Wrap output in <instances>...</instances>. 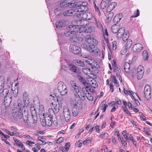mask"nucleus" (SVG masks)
<instances>
[{"label": "nucleus", "mask_w": 152, "mask_h": 152, "mask_svg": "<svg viewBox=\"0 0 152 152\" xmlns=\"http://www.w3.org/2000/svg\"><path fill=\"white\" fill-rule=\"evenodd\" d=\"M38 142L40 145H45L46 143L45 142V138L44 137H39L37 138Z\"/></svg>", "instance_id": "nucleus-28"}, {"label": "nucleus", "mask_w": 152, "mask_h": 152, "mask_svg": "<svg viewBox=\"0 0 152 152\" xmlns=\"http://www.w3.org/2000/svg\"><path fill=\"white\" fill-rule=\"evenodd\" d=\"M108 136V134L107 133L105 132L103 134H100L99 135V137L101 138H102L104 139H106L107 138Z\"/></svg>", "instance_id": "nucleus-51"}, {"label": "nucleus", "mask_w": 152, "mask_h": 152, "mask_svg": "<svg viewBox=\"0 0 152 152\" xmlns=\"http://www.w3.org/2000/svg\"><path fill=\"white\" fill-rule=\"evenodd\" d=\"M53 106V110H54L55 113L57 114L59 111V105H58L56 102H52L51 103Z\"/></svg>", "instance_id": "nucleus-19"}, {"label": "nucleus", "mask_w": 152, "mask_h": 152, "mask_svg": "<svg viewBox=\"0 0 152 152\" xmlns=\"http://www.w3.org/2000/svg\"><path fill=\"white\" fill-rule=\"evenodd\" d=\"M63 25V23L62 21H60L57 22L56 24V26L57 28H60Z\"/></svg>", "instance_id": "nucleus-44"}, {"label": "nucleus", "mask_w": 152, "mask_h": 152, "mask_svg": "<svg viewBox=\"0 0 152 152\" xmlns=\"http://www.w3.org/2000/svg\"><path fill=\"white\" fill-rule=\"evenodd\" d=\"M6 114V108L5 107H2L1 108V115L2 116H5Z\"/></svg>", "instance_id": "nucleus-46"}, {"label": "nucleus", "mask_w": 152, "mask_h": 152, "mask_svg": "<svg viewBox=\"0 0 152 152\" xmlns=\"http://www.w3.org/2000/svg\"><path fill=\"white\" fill-rule=\"evenodd\" d=\"M44 116H43V118H40V121L42 125L43 126H46V120L45 118L44 117Z\"/></svg>", "instance_id": "nucleus-43"}, {"label": "nucleus", "mask_w": 152, "mask_h": 152, "mask_svg": "<svg viewBox=\"0 0 152 152\" xmlns=\"http://www.w3.org/2000/svg\"><path fill=\"white\" fill-rule=\"evenodd\" d=\"M94 19L95 20L96 24L97 26L101 31H103V27L101 23L99 21H97L96 19L94 18Z\"/></svg>", "instance_id": "nucleus-26"}, {"label": "nucleus", "mask_w": 152, "mask_h": 152, "mask_svg": "<svg viewBox=\"0 0 152 152\" xmlns=\"http://www.w3.org/2000/svg\"><path fill=\"white\" fill-rule=\"evenodd\" d=\"M111 1V0H102L100 4L101 8L102 9H104Z\"/></svg>", "instance_id": "nucleus-18"}, {"label": "nucleus", "mask_w": 152, "mask_h": 152, "mask_svg": "<svg viewBox=\"0 0 152 152\" xmlns=\"http://www.w3.org/2000/svg\"><path fill=\"white\" fill-rule=\"evenodd\" d=\"M102 31L103 32L102 35L104 39V40L107 43V46H108V45H109V42L108 38L107 37L106 38L105 37V36L106 35H107V36H108V34L107 32V29L106 28V29H104V30L103 29V31Z\"/></svg>", "instance_id": "nucleus-22"}, {"label": "nucleus", "mask_w": 152, "mask_h": 152, "mask_svg": "<svg viewBox=\"0 0 152 152\" xmlns=\"http://www.w3.org/2000/svg\"><path fill=\"white\" fill-rule=\"evenodd\" d=\"M64 140V139L62 137H59L56 141H55V142H56V143H60L62 142H63Z\"/></svg>", "instance_id": "nucleus-60"}, {"label": "nucleus", "mask_w": 152, "mask_h": 152, "mask_svg": "<svg viewBox=\"0 0 152 152\" xmlns=\"http://www.w3.org/2000/svg\"><path fill=\"white\" fill-rule=\"evenodd\" d=\"M63 113L66 121V122L69 121L71 119V115L68 108L64 107L63 109Z\"/></svg>", "instance_id": "nucleus-9"}, {"label": "nucleus", "mask_w": 152, "mask_h": 152, "mask_svg": "<svg viewBox=\"0 0 152 152\" xmlns=\"http://www.w3.org/2000/svg\"><path fill=\"white\" fill-rule=\"evenodd\" d=\"M124 68L125 71L126 72H128L130 71V64L125 62L124 64Z\"/></svg>", "instance_id": "nucleus-29"}, {"label": "nucleus", "mask_w": 152, "mask_h": 152, "mask_svg": "<svg viewBox=\"0 0 152 152\" xmlns=\"http://www.w3.org/2000/svg\"><path fill=\"white\" fill-rule=\"evenodd\" d=\"M31 119L30 120H29V118H28V119L27 121H24L25 122V124L27 125H31V124L35 123L37 122V115H32Z\"/></svg>", "instance_id": "nucleus-14"}, {"label": "nucleus", "mask_w": 152, "mask_h": 152, "mask_svg": "<svg viewBox=\"0 0 152 152\" xmlns=\"http://www.w3.org/2000/svg\"><path fill=\"white\" fill-rule=\"evenodd\" d=\"M111 80L112 82H113L114 83H115L117 81V80L115 75H112L110 77Z\"/></svg>", "instance_id": "nucleus-58"}, {"label": "nucleus", "mask_w": 152, "mask_h": 152, "mask_svg": "<svg viewBox=\"0 0 152 152\" xmlns=\"http://www.w3.org/2000/svg\"><path fill=\"white\" fill-rule=\"evenodd\" d=\"M140 15V12L138 10H137L136 12H135L132 16L133 17H138Z\"/></svg>", "instance_id": "nucleus-63"}, {"label": "nucleus", "mask_w": 152, "mask_h": 152, "mask_svg": "<svg viewBox=\"0 0 152 152\" xmlns=\"http://www.w3.org/2000/svg\"><path fill=\"white\" fill-rule=\"evenodd\" d=\"M72 87L74 88L75 92L73 91L71 93L70 96H72V94H74L76 96L77 95L78 96H81V93L80 91V90L81 89V88L79 86H77L75 83H73L72 84Z\"/></svg>", "instance_id": "nucleus-12"}, {"label": "nucleus", "mask_w": 152, "mask_h": 152, "mask_svg": "<svg viewBox=\"0 0 152 152\" xmlns=\"http://www.w3.org/2000/svg\"><path fill=\"white\" fill-rule=\"evenodd\" d=\"M70 69L72 72H76V67L73 65L70 66Z\"/></svg>", "instance_id": "nucleus-59"}, {"label": "nucleus", "mask_w": 152, "mask_h": 152, "mask_svg": "<svg viewBox=\"0 0 152 152\" xmlns=\"http://www.w3.org/2000/svg\"><path fill=\"white\" fill-rule=\"evenodd\" d=\"M129 35V34L128 31L125 32L122 37L123 41L126 42L128 39Z\"/></svg>", "instance_id": "nucleus-31"}, {"label": "nucleus", "mask_w": 152, "mask_h": 152, "mask_svg": "<svg viewBox=\"0 0 152 152\" xmlns=\"http://www.w3.org/2000/svg\"><path fill=\"white\" fill-rule=\"evenodd\" d=\"M82 48L87 50L89 52L92 49V46L86 44H83L82 45Z\"/></svg>", "instance_id": "nucleus-30"}, {"label": "nucleus", "mask_w": 152, "mask_h": 152, "mask_svg": "<svg viewBox=\"0 0 152 152\" xmlns=\"http://www.w3.org/2000/svg\"><path fill=\"white\" fill-rule=\"evenodd\" d=\"M120 142H121L122 144L124 145L125 147H127V143L125 140H124V138L120 139Z\"/></svg>", "instance_id": "nucleus-55"}, {"label": "nucleus", "mask_w": 152, "mask_h": 152, "mask_svg": "<svg viewBox=\"0 0 152 152\" xmlns=\"http://www.w3.org/2000/svg\"><path fill=\"white\" fill-rule=\"evenodd\" d=\"M10 89V87L9 86V88H6L0 90V98L3 99L8 97H12L11 94L9 93Z\"/></svg>", "instance_id": "nucleus-6"}, {"label": "nucleus", "mask_w": 152, "mask_h": 152, "mask_svg": "<svg viewBox=\"0 0 152 152\" xmlns=\"http://www.w3.org/2000/svg\"><path fill=\"white\" fill-rule=\"evenodd\" d=\"M57 89L61 96H65L67 93V89L66 86L61 81L58 82L57 86Z\"/></svg>", "instance_id": "nucleus-4"}, {"label": "nucleus", "mask_w": 152, "mask_h": 152, "mask_svg": "<svg viewBox=\"0 0 152 152\" xmlns=\"http://www.w3.org/2000/svg\"><path fill=\"white\" fill-rule=\"evenodd\" d=\"M124 110L126 114L129 115V116H131V114L130 113L129 111L128 110L126 107H124Z\"/></svg>", "instance_id": "nucleus-61"}, {"label": "nucleus", "mask_w": 152, "mask_h": 152, "mask_svg": "<svg viewBox=\"0 0 152 152\" xmlns=\"http://www.w3.org/2000/svg\"><path fill=\"white\" fill-rule=\"evenodd\" d=\"M132 41L130 39H129L128 41H127V42H126V47L127 48H129L130 47L131 45H132Z\"/></svg>", "instance_id": "nucleus-45"}, {"label": "nucleus", "mask_w": 152, "mask_h": 152, "mask_svg": "<svg viewBox=\"0 0 152 152\" xmlns=\"http://www.w3.org/2000/svg\"><path fill=\"white\" fill-rule=\"evenodd\" d=\"M122 14L120 13L116 15L115 17H114L113 20H115L116 19H118L119 21L122 18Z\"/></svg>", "instance_id": "nucleus-41"}, {"label": "nucleus", "mask_w": 152, "mask_h": 152, "mask_svg": "<svg viewBox=\"0 0 152 152\" xmlns=\"http://www.w3.org/2000/svg\"><path fill=\"white\" fill-rule=\"evenodd\" d=\"M86 18L88 20H90L93 18V16L92 14L90 12H88L86 13Z\"/></svg>", "instance_id": "nucleus-52"}, {"label": "nucleus", "mask_w": 152, "mask_h": 152, "mask_svg": "<svg viewBox=\"0 0 152 152\" xmlns=\"http://www.w3.org/2000/svg\"><path fill=\"white\" fill-rule=\"evenodd\" d=\"M70 104L73 109H77L78 107V105L80 104V100L83 101L86 99V97L83 94L81 95V96H78L77 95L76 96L74 94H72V96H70Z\"/></svg>", "instance_id": "nucleus-3"}, {"label": "nucleus", "mask_w": 152, "mask_h": 152, "mask_svg": "<svg viewBox=\"0 0 152 152\" xmlns=\"http://www.w3.org/2000/svg\"><path fill=\"white\" fill-rule=\"evenodd\" d=\"M94 6L95 11H97L98 12L99 15H100L101 14V13L100 12L98 7L96 6L95 2L94 3Z\"/></svg>", "instance_id": "nucleus-57"}, {"label": "nucleus", "mask_w": 152, "mask_h": 152, "mask_svg": "<svg viewBox=\"0 0 152 152\" xmlns=\"http://www.w3.org/2000/svg\"><path fill=\"white\" fill-rule=\"evenodd\" d=\"M11 90L12 91H11L12 93L13 96L15 98H16L18 96V89L15 88L14 89L13 88H12Z\"/></svg>", "instance_id": "nucleus-35"}, {"label": "nucleus", "mask_w": 152, "mask_h": 152, "mask_svg": "<svg viewBox=\"0 0 152 152\" xmlns=\"http://www.w3.org/2000/svg\"><path fill=\"white\" fill-rule=\"evenodd\" d=\"M82 83L86 87L85 88H86L87 89H88V88H89V87H90L89 84L86 81V80L83 82Z\"/></svg>", "instance_id": "nucleus-56"}, {"label": "nucleus", "mask_w": 152, "mask_h": 152, "mask_svg": "<svg viewBox=\"0 0 152 152\" xmlns=\"http://www.w3.org/2000/svg\"><path fill=\"white\" fill-rule=\"evenodd\" d=\"M81 27L80 25H70L67 28L69 31H66L64 32V34L66 37L70 36L69 40L71 42H76L77 35H80L81 33Z\"/></svg>", "instance_id": "nucleus-1"}, {"label": "nucleus", "mask_w": 152, "mask_h": 152, "mask_svg": "<svg viewBox=\"0 0 152 152\" xmlns=\"http://www.w3.org/2000/svg\"><path fill=\"white\" fill-rule=\"evenodd\" d=\"M13 139L16 146L21 148H23L24 147V145L20 140L14 137H13Z\"/></svg>", "instance_id": "nucleus-21"}, {"label": "nucleus", "mask_w": 152, "mask_h": 152, "mask_svg": "<svg viewBox=\"0 0 152 152\" xmlns=\"http://www.w3.org/2000/svg\"><path fill=\"white\" fill-rule=\"evenodd\" d=\"M106 102L104 100H103L101 102V109L102 110L103 112H104L105 111L106 108L108 105L106 104Z\"/></svg>", "instance_id": "nucleus-25"}, {"label": "nucleus", "mask_w": 152, "mask_h": 152, "mask_svg": "<svg viewBox=\"0 0 152 152\" xmlns=\"http://www.w3.org/2000/svg\"><path fill=\"white\" fill-rule=\"evenodd\" d=\"M144 72H137V78L139 80L141 79L143 77Z\"/></svg>", "instance_id": "nucleus-48"}, {"label": "nucleus", "mask_w": 152, "mask_h": 152, "mask_svg": "<svg viewBox=\"0 0 152 152\" xmlns=\"http://www.w3.org/2000/svg\"><path fill=\"white\" fill-rule=\"evenodd\" d=\"M143 49V47L142 44L137 43L133 46V49L134 52H138L141 51Z\"/></svg>", "instance_id": "nucleus-15"}, {"label": "nucleus", "mask_w": 152, "mask_h": 152, "mask_svg": "<svg viewBox=\"0 0 152 152\" xmlns=\"http://www.w3.org/2000/svg\"><path fill=\"white\" fill-rule=\"evenodd\" d=\"M70 52L75 54H78L81 53V49L80 47L75 45H71L69 47Z\"/></svg>", "instance_id": "nucleus-11"}, {"label": "nucleus", "mask_w": 152, "mask_h": 152, "mask_svg": "<svg viewBox=\"0 0 152 152\" xmlns=\"http://www.w3.org/2000/svg\"><path fill=\"white\" fill-rule=\"evenodd\" d=\"M137 72L138 73L142 72H144V67L142 65L139 66L137 68Z\"/></svg>", "instance_id": "nucleus-47"}, {"label": "nucleus", "mask_w": 152, "mask_h": 152, "mask_svg": "<svg viewBox=\"0 0 152 152\" xmlns=\"http://www.w3.org/2000/svg\"><path fill=\"white\" fill-rule=\"evenodd\" d=\"M92 141L91 139H90L89 137L87 138L83 142V144L84 145H86L88 144Z\"/></svg>", "instance_id": "nucleus-39"}, {"label": "nucleus", "mask_w": 152, "mask_h": 152, "mask_svg": "<svg viewBox=\"0 0 152 152\" xmlns=\"http://www.w3.org/2000/svg\"><path fill=\"white\" fill-rule=\"evenodd\" d=\"M4 131L6 132L7 134H8L9 135L11 136H13L15 135V132H10L7 129H5Z\"/></svg>", "instance_id": "nucleus-62"}, {"label": "nucleus", "mask_w": 152, "mask_h": 152, "mask_svg": "<svg viewBox=\"0 0 152 152\" xmlns=\"http://www.w3.org/2000/svg\"><path fill=\"white\" fill-rule=\"evenodd\" d=\"M117 42L114 41L113 42V49L115 50L117 48Z\"/></svg>", "instance_id": "nucleus-64"}, {"label": "nucleus", "mask_w": 152, "mask_h": 152, "mask_svg": "<svg viewBox=\"0 0 152 152\" xmlns=\"http://www.w3.org/2000/svg\"><path fill=\"white\" fill-rule=\"evenodd\" d=\"M125 29L124 27H122L119 28V29L117 32V38L118 39H121L125 32Z\"/></svg>", "instance_id": "nucleus-17"}, {"label": "nucleus", "mask_w": 152, "mask_h": 152, "mask_svg": "<svg viewBox=\"0 0 152 152\" xmlns=\"http://www.w3.org/2000/svg\"><path fill=\"white\" fill-rule=\"evenodd\" d=\"M92 30L93 29L91 27H85L83 28V30L85 33H90L92 31Z\"/></svg>", "instance_id": "nucleus-40"}, {"label": "nucleus", "mask_w": 152, "mask_h": 152, "mask_svg": "<svg viewBox=\"0 0 152 152\" xmlns=\"http://www.w3.org/2000/svg\"><path fill=\"white\" fill-rule=\"evenodd\" d=\"M19 137L20 138H24L25 139H27L30 140H33L31 136L29 135H23L21 134L20 135H19Z\"/></svg>", "instance_id": "nucleus-42"}, {"label": "nucleus", "mask_w": 152, "mask_h": 152, "mask_svg": "<svg viewBox=\"0 0 152 152\" xmlns=\"http://www.w3.org/2000/svg\"><path fill=\"white\" fill-rule=\"evenodd\" d=\"M21 107L18 109L17 108L14 107L12 110V116L15 120L21 119L23 117L24 121H27L28 119V113L25 110L23 112L21 111Z\"/></svg>", "instance_id": "nucleus-2"}, {"label": "nucleus", "mask_w": 152, "mask_h": 152, "mask_svg": "<svg viewBox=\"0 0 152 152\" xmlns=\"http://www.w3.org/2000/svg\"><path fill=\"white\" fill-rule=\"evenodd\" d=\"M75 9L72 8L69 10L66 11L63 13L64 16H71L76 14Z\"/></svg>", "instance_id": "nucleus-16"}, {"label": "nucleus", "mask_w": 152, "mask_h": 152, "mask_svg": "<svg viewBox=\"0 0 152 152\" xmlns=\"http://www.w3.org/2000/svg\"><path fill=\"white\" fill-rule=\"evenodd\" d=\"M120 26L116 24L112 26L111 30L113 33H116L119 29Z\"/></svg>", "instance_id": "nucleus-27"}, {"label": "nucleus", "mask_w": 152, "mask_h": 152, "mask_svg": "<svg viewBox=\"0 0 152 152\" xmlns=\"http://www.w3.org/2000/svg\"><path fill=\"white\" fill-rule=\"evenodd\" d=\"M142 56L145 60L147 61L148 60V55L146 50H144L143 51L142 53Z\"/></svg>", "instance_id": "nucleus-36"}, {"label": "nucleus", "mask_w": 152, "mask_h": 152, "mask_svg": "<svg viewBox=\"0 0 152 152\" xmlns=\"http://www.w3.org/2000/svg\"><path fill=\"white\" fill-rule=\"evenodd\" d=\"M39 115H41V116H44L45 113V109L43 105H40L39 108Z\"/></svg>", "instance_id": "nucleus-24"}, {"label": "nucleus", "mask_w": 152, "mask_h": 152, "mask_svg": "<svg viewBox=\"0 0 152 152\" xmlns=\"http://www.w3.org/2000/svg\"><path fill=\"white\" fill-rule=\"evenodd\" d=\"M74 62L75 63L76 65L79 66H83L84 64L83 62L79 59H76L74 61Z\"/></svg>", "instance_id": "nucleus-33"}, {"label": "nucleus", "mask_w": 152, "mask_h": 152, "mask_svg": "<svg viewBox=\"0 0 152 152\" xmlns=\"http://www.w3.org/2000/svg\"><path fill=\"white\" fill-rule=\"evenodd\" d=\"M5 83V80L4 77L0 76V90L3 89Z\"/></svg>", "instance_id": "nucleus-23"}, {"label": "nucleus", "mask_w": 152, "mask_h": 152, "mask_svg": "<svg viewBox=\"0 0 152 152\" xmlns=\"http://www.w3.org/2000/svg\"><path fill=\"white\" fill-rule=\"evenodd\" d=\"M85 62L91 66L92 68H98L99 67V64L94 59L88 58L85 60Z\"/></svg>", "instance_id": "nucleus-8"}, {"label": "nucleus", "mask_w": 152, "mask_h": 152, "mask_svg": "<svg viewBox=\"0 0 152 152\" xmlns=\"http://www.w3.org/2000/svg\"><path fill=\"white\" fill-rule=\"evenodd\" d=\"M5 107H8L10 104L12 100V97H8L3 99Z\"/></svg>", "instance_id": "nucleus-20"}, {"label": "nucleus", "mask_w": 152, "mask_h": 152, "mask_svg": "<svg viewBox=\"0 0 152 152\" xmlns=\"http://www.w3.org/2000/svg\"><path fill=\"white\" fill-rule=\"evenodd\" d=\"M87 4L86 2H77V8H75V12H86L88 10L87 7Z\"/></svg>", "instance_id": "nucleus-5"}, {"label": "nucleus", "mask_w": 152, "mask_h": 152, "mask_svg": "<svg viewBox=\"0 0 152 152\" xmlns=\"http://www.w3.org/2000/svg\"><path fill=\"white\" fill-rule=\"evenodd\" d=\"M144 132L147 135H149L151 134L149 132L150 131V129L147 127L144 128Z\"/></svg>", "instance_id": "nucleus-53"}, {"label": "nucleus", "mask_w": 152, "mask_h": 152, "mask_svg": "<svg viewBox=\"0 0 152 152\" xmlns=\"http://www.w3.org/2000/svg\"><path fill=\"white\" fill-rule=\"evenodd\" d=\"M98 50L95 47L92 46V49L90 51V53H91L92 54L95 55L96 53H97Z\"/></svg>", "instance_id": "nucleus-38"}, {"label": "nucleus", "mask_w": 152, "mask_h": 152, "mask_svg": "<svg viewBox=\"0 0 152 152\" xmlns=\"http://www.w3.org/2000/svg\"><path fill=\"white\" fill-rule=\"evenodd\" d=\"M85 40L90 45L92 46H96L98 44V41L93 38L91 35H88L86 37Z\"/></svg>", "instance_id": "nucleus-7"}, {"label": "nucleus", "mask_w": 152, "mask_h": 152, "mask_svg": "<svg viewBox=\"0 0 152 152\" xmlns=\"http://www.w3.org/2000/svg\"><path fill=\"white\" fill-rule=\"evenodd\" d=\"M113 17V12H110L107 16V18L108 20H111Z\"/></svg>", "instance_id": "nucleus-50"}, {"label": "nucleus", "mask_w": 152, "mask_h": 152, "mask_svg": "<svg viewBox=\"0 0 152 152\" xmlns=\"http://www.w3.org/2000/svg\"><path fill=\"white\" fill-rule=\"evenodd\" d=\"M68 1L67 0L64 1L62 2L60 4V7H66L69 6V2H67Z\"/></svg>", "instance_id": "nucleus-34"}, {"label": "nucleus", "mask_w": 152, "mask_h": 152, "mask_svg": "<svg viewBox=\"0 0 152 152\" xmlns=\"http://www.w3.org/2000/svg\"><path fill=\"white\" fill-rule=\"evenodd\" d=\"M49 114L50 115L51 117L53 116V115H55L56 113H55V112L54 111V110L53 109L52 107H51V108H50L48 110Z\"/></svg>", "instance_id": "nucleus-49"}, {"label": "nucleus", "mask_w": 152, "mask_h": 152, "mask_svg": "<svg viewBox=\"0 0 152 152\" xmlns=\"http://www.w3.org/2000/svg\"><path fill=\"white\" fill-rule=\"evenodd\" d=\"M89 83L91 86V87H96V86H98L97 83L94 79H92V80H91Z\"/></svg>", "instance_id": "nucleus-37"}, {"label": "nucleus", "mask_w": 152, "mask_h": 152, "mask_svg": "<svg viewBox=\"0 0 152 152\" xmlns=\"http://www.w3.org/2000/svg\"><path fill=\"white\" fill-rule=\"evenodd\" d=\"M69 6L73 8H77V2L75 3H69Z\"/></svg>", "instance_id": "nucleus-54"}, {"label": "nucleus", "mask_w": 152, "mask_h": 152, "mask_svg": "<svg viewBox=\"0 0 152 152\" xmlns=\"http://www.w3.org/2000/svg\"><path fill=\"white\" fill-rule=\"evenodd\" d=\"M83 92L81 93V95L83 94L84 95L86 96L87 98L90 101L93 100L94 98L93 96L90 94L86 88H83Z\"/></svg>", "instance_id": "nucleus-13"}, {"label": "nucleus", "mask_w": 152, "mask_h": 152, "mask_svg": "<svg viewBox=\"0 0 152 152\" xmlns=\"http://www.w3.org/2000/svg\"><path fill=\"white\" fill-rule=\"evenodd\" d=\"M144 95L143 96L147 98V100H149L151 98V91L150 87L148 85H146L144 88Z\"/></svg>", "instance_id": "nucleus-10"}, {"label": "nucleus", "mask_w": 152, "mask_h": 152, "mask_svg": "<svg viewBox=\"0 0 152 152\" xmlns=\"http://www.w3.org/2000/svg\"><path fill=\"white\" fill-rule=\"evenodd\" d=\"M46 126H51L52 125V121L51 118L50 117H46L45 118Z\"/></svg>", "instance_id": "nucleus-32"}]
</instances>
